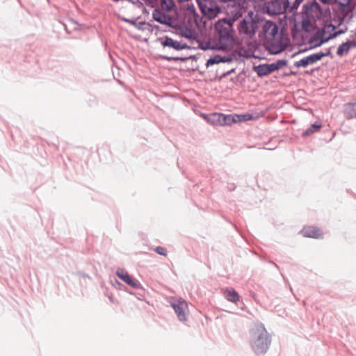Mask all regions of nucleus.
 <instances>
[{"instance_id": "obj_1", "label": "nucleus", "mask_w": 356, "mask_h": 356, "mask_svg": "<svg viewBox=\"0 0 356 356\" xmlns=\"http://www.w3.org/2000/svg\"><path fill=\"white\" fill-rule=\"evenodd\" d=\"M234 22L235 19L232 17L218 20L216 25L218 33V44L212 47L209 44H207L202 49L204 50L208 49L224 50L232 45L234 42L233 24Z\"/></svg>"}, {"instance_id": "obj_2", "label": "nucleus", "mask_w": 356, "mask_h": 356, "mask_svg": "<svg viewBox=\"0 0 356 356\" xmlns=\"http://www.w3.org/2000/svg\"><path fill=\"white\" fill-rule=\"evenodd\" d=\"M250 343L252 350L256 354H264L269 348L271 339L261 323L255 324L250 332Z\"/></svg>"}, {"instance_id": "obj_3", "label": "nucleus", "mask_w": 356, "mask_h": 356, "mask_svg": "<svg viewBox=\"0 0 356 356\" xmlns=\"http://www.w3.org/2000/svg\"><path fill=\"white\" fill-rule=\"evenodd\" d=\"M258 28V23L254 20L252 15H248L243 18L238 26V31L241 33L252 37L256 33Z\"/></svg>"}, {"instance_id": "obj_4", "label": "nucleus", "mask_w": 356, "mask_h": 356, "mask_svg": "<svg viewBox=\"0 0 356 356\" xmlns=\"http://www.w3.org/2000/svg\"><path fill=\"white\" fill-rule=\"evenodd\" d=\"M170 305L176 313L178 319L180 321L187 320L186 310L188 309L187 302L183 299L175 300L170 302Z\"/></svg>"}, {"instance_id": "obj_5", "label": "nucleus", "mask_w": 356, "mask_h": 356, "mask_svg": "<svg viewBox=\"0 0 356 356\" xmlns=\"http://www.w3.org/2000/svg\"><path fill=\"white\" fill-rule=\"evenodd\" d=\"M286 48V44H285L282 38L278 40L275 38L268 40L266 44V49L270 54H279Z\"/></svg>"}, {"instance_id": "obj_6", "label": "nucleus", "mask_w": 356, "mask_h": 356, "mask_svg": "<svg viewBox=\"0 0 356 356\" xmlns=\"http://www.w3.org/2000/svg\"><path fill=\"white\" fill-rule=\"evenodd\" d=\"M116 275L121 279L123 282H124L128 285L131 286L135 289H139L141 287V284L136 279L132 278L127 272L124 271L123 269L118 268L116 271Z\"/></svg>"}, {"instance_id": "obj_7", "label": "nucleus", "mask_w": 356, "mask_h": 356, "mask_svg": "<svg viewBox=\"0 0 356 356\" xmlns=\"http://www.w3.org/2000/svg\"><path fill=\"white\" fill-rule=\"evenodd\" d=\"M160 41L161 44L165 47H171L175 50H182L188 49L189 47L186 43H181L177 40H173L172 38L165 36L163 38H160Z\"/></svg>"}, {"instance_id": "obj_8", "label": "nucleus", "mask_w": 356, "mask_h": 356, "mask_svg": "<svg viewBox=\"0 0 356 356\" xmlns=\"http://www.w3.org/2000/svg\"><path fill=\"white\" fill-rule=\"evenodd\" d=\"M263 31L268 40L275 38L278 33L277 25L270 21H266L263 26Z\"/></svg>"}, {"instance_id": "obj_9", "label": "nucleus", "mask_w": 356, "mask_h": 356, "mask_svg": "<svg viewBox=\"0 0 356 356\" xmlns=\"http://www.w3.org/2000/svg\"><path fill=\"white\" fill-rule=\"evenodd\" d=\"M199 7L202 13L205 15H208L209 17L216 16L218 12V8L216 6H213L209 0H204L200 2Z\"/></svg>"}, {"instance_id": "obj_10", "label": "nucleus", "mask_w": 356, "mask_h": 356, "mask_svg": "<svg viewBox=\"0 0 356 356\" xmlns=\"http://www.w3.org/2000/svg\"><path fill=\"white\" fill-rule=\"evenodd\" d=\"M152 17L155 21L161 24L170 25L172 22V18L170 15H166L159 8L154 10Z\"/></svg>"}, {"instance_id": "obj_11", "label": "nucleus", "mask_w": 356, "mask_h": 356, "mask_svg": "<svg viewBox=\"0 0 356 356\" xmlns=\"http://www.w3.org/2000/svg\"><path fill=\"white\" fill-rule=\"evenodd\" d=\"M319 61L318 56L317 54H313L308 56L304 57L298 61H296L294 66L296 67H307L309 65H312Z\"/></svg>"}, {"instance_id": "obj_12", "label": "nucleus", "mask_w": 356, "mask_h": 356, "mask_svg": "<svg viewBox=\"0 0 356 356\" xmlns=\"http://www.w3.org/2000/svg\"><path fill=\"white\" fill-rule=\"evenodd\" d=\"M234 60V57L231 55L221 56L215 55L207 60L206 65L209 67L214 64H218L220 63H231Z\"/></svg>"}, {"instance_id": "obj_13", "label": "nucleus", "mask_w": 356, "mask_h": 356, "mask_svg": "<svg viewBox=\"0 0 356 356\" xmlns=\"http://www.w3.org/2000/svg\"><path fill=\"white\" fill-rule=\"evenodd\" d=\"M301 233L305 237L318 238L322 236L321 231L315 227H305Z\"/></svg>"}, {"instance_id": "obj_14", "label": "nucleus", "mask_w": 356, "mask_h": 356, "mask_svg": "<svg viewBox=\"0 0 356 356\" xmlns=\"http://www.w3.org/2000/svg\"><path fill=\"white\" fill-rule=\"evenodd\" d=\"M356 47V40H348L342 43L337 49V54L342 56L344 53H348L350 49Z\"/></svg>"}, {"instance_id": "obj_15", "label": "nucleus", "mask_w": 356, "mask_h": 356, "mask_svg": "<svg viewBox=\"0 0 356 356\" xmlns=\"http://www.w3.org/2000/svg\"><path fill=\"white\" fill-rule=\"evenodd\" d=\"M238 115H225L220 113L219 124L221 126L231 125L236 122V119L238 118Z\"/></svg>"}, {"instance_id": "obj_16", "label": "nucleus", "mask_w": 356, "mask_h": 356, "mask_svg": "<svg viewBox=\"0 0 356 356\" xmlns=\"http://www.w3.org/2000/svg\"><path fill=\"white\" fill-rule=\"evenodd\" d=\"M224 297L229 302L236 303L239 299L238 293L232 288H227L223 290Z\"/></svg>"}, {"instance_id": "obj_17", "label": "nucleus", "mask_w": 356, "mask_h": 356, "mask_svg": "<svg viewBox=\"0 0 356 356\" xmlns=\"http://www.w3.org/2000/svg\"><path fill=\"white\" fill-rule=\"evenodd\" d=\"M253 70L259 77H264L271 74L268 64H260L259 65L254 66Z\"/></svg>"}, {"instance_id": "obj_18", "label": "nucleus", "mask_w": 356, "mask_h": 356, "mask_svg": "<svg viewBox=\"0 0 356 356\" xmlns=\"http://www.w3.org/2000/svg\"><path fill=\"white\" fill-rule=\"evenodd\" d=\"M344 113L348 118H356V102L345 105Z\"/></svg>"}, {"instance_id": "obj_19", "label": "nucleus", "mask_w": 356, "mask_h": 356, "mask_svg": "<svg viewBox=\"0 0 356 356\" xmlns=\"http://www.w3.org/2000/svg\"><path fill=\"white\" fill-rule=\"evenodd\" d=\"M287 60H278L275 63L268 64L270 67V70L271 73L274 72L275 71H277L281 68H282L284 66L286 65Z\"/></svg>"}, {"instance_id": "obj_20", "label": "nucleus", "mask_w": 356, "mask_h": 356, "mask_svg": "<svg viewBox=\"0 0 356 356\" xmlns=\"http://www.w3.org/2000/svg\"><path fill=\"white\" fill-rule=\"evenodd\" d=\"M321 125L319 123L315 122L310 127L307 129L302 134L303 136H308L312 134L314 132L318 131L321 128Z\"/></svg>"}, {"instance_id": "obj_21", "label": "nucleus", "mask_w": 356, "mask_h": 356, "mask_svg": "<svg viewBox=\"0 0 356 356\" xmlns=\"http://www.w3.org/2000/svg\"><path fill=\"white\" fill-rule=\"evenodd\" d=\"M204 118L212 124H219L220 113H212L209 115L205 116Z\"/></svg>"}, {"instance_id": "obj_22", "label": "nucleus", "mask_w": 356, "mask_h": 356, "mask_svg": "<svg viewBox=\"0 0 356 356\" xmlns=\"http://www.w3.org/2000/svg\"><path fill=\"white\" fill-rule=\"evenodd\" d=\"M318 33L320 34L321 42L318 44H316L315 47H319L321 44H323V43L328 42L330 39L334 38L333 37H332V34L328 38H323V35L325 33V31H323V30H322Z\"/></svg>"}, {"instance_id": "obj_23", "label": "nucleus", "mask_w": 356, "mask_h": 356, "mask_svg": "<svg viewBox=\"0 0 356 356\" xmlns=\"http://www.w3.org/2000/svg\"><path fill=\"white\" fill-rule=\"evenodd\" d=\"M238 118L236 119V122H242V121H248L251 119V115L246 114V115H238Z\"/></svg>"}, {"instance_id": "obj_24", "label": "nucleus", "mask_w": 356, "mask_h": 356, "mask_svg": "<svg viewBox=\"0 0 356 356\" xmlns=\"http://www.w3.org/2000/svg\"><path fill=\"white\" fill-rule=\"evenodd\" d=\"M155 251L157 254H159L160 255H163V256L167 255V251L163 247L158 246V247H156Z\"/></svg>"}, {"instance_id": "obj_25", "label": "nucleus", "mask_w": 356, "mask_h": 356, "mask_svg": "<svg viewBox=\"0 0 356 356\" xmlns=\"http://www.w3.org/2000/svg\"><path fill=\"white\" fill-rule=\"evenodd\" d=\"M316 54H317V56H318L319 60H321L323 57L331 56V52L330 50H328L327 52H325V53L324 52H318Z\"/></svg>"}, {"instance_id": "obj_26", "label": "nucleus", "mask_w": 356, "mask_h": 356, "mask_svg": "<svg viewBox=\"0 0 356 356\" xmlns=\"http://www.w3.org/2000/svg\"><path fill=\"white\" fill-rule=\"evenodd\" d=\"M183 35H184L185 38H188V39H191V38H193V32H192L190 29H186V30L183 33Z\"/></svg>"}, {"instance_id": "obj_27", "label": "nucleus", "mask_w": 356, "mask_h": 356, "mask_svg": "<svg viewBox=\"0 0 356 356\" xmlns=\"http://www.w3.org/2000/svg\"><path fill=\"white\" fill-rule=\"evenodd\" d=\"M163 58L166 60H168V61H172V60L177 61V60H179L181 59L179 57H170V56H163Z\"/></svg>"}, {"instance_id": "obj_28", "label": "nucleus", "mask_w": 356, "mask_h": 356, "mask_svg": "<svg viewBox=\"0 0 356 356\" xmlns=\"http://www.w3.org/2000/svg\"><path fill=\"white\" fill-rule=\"evenodd\" d=\"M303 1L304 0H295L293 3L292 8H297Z\"/></svg>"}, {"instance_id": "obj_29", "label": "nucleus", "mask_w": 356, "mask_h": 356, "mask_svg": "<svg viewBox=\"0 0 356 356\" xmlns=\"http://www.w3.org/2000/svg\"><path fill=\"white\" fill-rule=\"evenodd\" d=\"M343 33H345V31H343V30H339L338 31H335L333 33H332V37H333L334 38L337 36H338L339 35Z\"/></svg>"}, {"instance_id": "obj_30", "label": "nucleus", "mask_w": 356, "mask_h": 356, "mask_svg": "<svg viewBox=\"0 0 356 356\" xmlns=\"http://www.w3.org/2000/svg\"><path fill=\"white\" fill-rule=\"evenodd\" d=\"M123 20L126 22H128V23L132 24V25L136 24V22L134 19L124 18Z\"/></svg>"}, {"instance_id": "obj_31", "label": "nucleus", "mask_w": 356, "mask_h": 356, "mask_svg": "<svg viewBox=\"0 0 356 356\" xmlns=\"http://www.w3.org/2000/svg\"><path fill=\"white\" fill-rule=\"evenodd\" d=\"M321 2H323V3H332L334 2H337V0H321Z\"/></svg>"}, {"instance_id": "obj_32", "label": "nucleus", "mask_w": 356, "mask_h": 356, "mask_svg": "<svg viewBox=\"0 0 356 356\" xmlns=\"http://www.w3.org/2000/svg\"><path fill=\"white\" fill-rule=\"evenodd\" d=\"M220 2H224V3H226V2H229V1H232V0H219Z\"/></svg>"}, {"instance_id": "obj_33", "label": "nucleus", "mask_w": 356, "mask_h": 356, "mask_svg": "<svg viewBox=\"0 0 356 356\" xmlns=\"http://www.w3.org/2000/svg\"><path fill=\"white\" fill-rule=\"evenodd\" d=\"M165 3H166L165 0H163V3H162V7H163V8H164V5H163V4H165Z\"/></svg>"}, {"instance_id": "obj_34", "label": "nucleus", "mask_w": 356, "mask_h": 356, "mask_svg": "<svg viewBox=\"0 0 356 356\" xmlns=\"http://www.w3.org/2000/svg\"><path fill=\"white\" fill-rule=\"evenodd\" d=\"M165 9H166L167 10H170L171 9V8H170V6H166Z\"/></svg>"}, {"instance_id": "obj_35", "label": "nucleus", "mask_w": 356, "mask_h": 356, "mask_svg": "<svg viewBox=\"0 0 356 356\" xmlns=\"http://www.w3.org/2000/svg\"><path fill=\"white\" fill-rule=\"evenodd\" d=\"M115 283H116L117 286H120V285H122V284H121L119 282H118V281H115Z\"/></svg>"}, {"instance_id": "obj_36", "label": "nucleus", "mask_w": 356, "mask_h": 356, "mask_svg": "<svg viewBox=\"0 0 356 356\" xmlns=\"http://www.w3.org/2000/svg\"><path fill=\"white\" fill-rule=\"evenodd\" d=\"M233 71H234V70H231L230 72H228L227 73V74H231V72H233Z\"/></svg>"}, {"instance_id": "obj_37", "label": "nucleus", "mask_w": 356, "mask_h": 356, "mask_svg": "<svg viewBox=\"0 0 356 356\" xmlns=\"http://www.w3.org/2000/svg\"><path fill=\"white\" fill-rule=\"evenodd\" d=\"M109 300H110L111 302H113V298H112L111 296L109 297Z\"/></svg>"}, {"instance_id": "obj_38", "label": "nucleus", "mask_w": 356, "mask_h": 356, "mask_svg": "<svg viewBox=\"0 0 356 356\" xmlns=\"http://www.w3.org/2000/svg\"><path fill=\"white\" fill-rule=\"evenodd\" d=\"M305 51V50H303V51H299V52H298V54L301 53L302 51Z\"/></svg>"}]
</instances>
